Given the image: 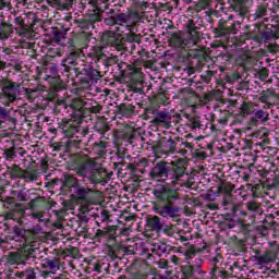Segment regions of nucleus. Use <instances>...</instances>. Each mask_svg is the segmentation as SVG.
<instances>
[{"label": "nucleus", "mask_w": 279, "mask_h": 279, "mask_svg": "<svg viewBox=\"0 0 279 279\" xmlns=\"http://www.w3.org/2000/svg\"><path fill=\"white\" fill-rule=\"evenodd\" d=\"M116 51H120L121 56L128 51V35L125 37H119L116 44L112 46Z\"/></svg>", "instance_id": "obj_26"}, {"label": "nucleus", "mask_w": 279, "mask_h": 279, "mask_svg": "<svg viewBox=\"0 0 279 279\" xmlns=\"http://www.w3.org/2000/svg\"><path fill=\"white\" fill-rule=\"evenodd\" d=\"M163 232L167 234V236H173V234H175V230H173V226L165 227Z\"/></svg>", "instance_id": "obj_64"}, {"label": "nucleus", "mask_w": 279, "mask_h": 279, "mask_svg": "<svg viewBox=\"0 0 279 279\" xmlns=\"http://www.w3.org/2000/svg\"><path fill=\"white\" fill-rule=\"evenodd\" d=\"M191 66H193L196 71H202L204 69V64H206V59L193 58L190 62Z\"/></svg>", "instance_id": "obj_41"}, {"label": "nucleus", "mask_w": 279, "mask_h": 279, "mask_svg": "<svg viewBox=\"0 0 279 279\" xmlns=\"http://www.w3.org/2000/svg\"><path fill=\"white\" fill-rule=\"evenodd\" d=\"M234 191V184L230 182H223L221 181L218 184V193H225V195H232V192Z\"/></svg>", "instance_id": "obj_28"}, {"label": "nucleus", "mask_w": 279, "mask_h": 279, "mask_svg": "<svg viewBox=\"0 0 279 279\" xmlns=\"http://www.w3.org/2000/svg\"><path fill=\"white\" fill-rule=\"evenodd\" d=\"M269 189H278L279 186V174L275 175L272 181L267 180Z\"/></svg>", "instance_id": "obj_55"}, {"label": "nucleus", "mask_w": 279, "mask_h": 279, "mask_svg": "<svg viewBox=\"0 0 279 279\" xmlns=\"http://www.w3.org/2000/svg\"><path fill=\"white\" fill-rule=\"evenodd\" d=\"M43 204H45L43 197H36L27 203V208H29L31 211L40 210V208H43Z\"/></svg>", "instance_id": "obj_30"}, {"label": "nucleus", "mask_w": 279, "mask_h": 279, "mask_svg": "<svg viewBox=\"0 0 279 279\" xmlns=\"http://www.w3.org/2000/svg\"><path fill=\"white\" fill-rule=\"evenodd\" d=\"M122 32L119 29V27L114 31H105L101 35V41L105 45H109L110 47H113V45H117V41L119 38H121Z\"/></svg>", "instance_id": "obj_15"}, {"label": "nucleus", "mask_w": 279, "mask_h": 279, "mask_svg": "<svg viewBox=\"0 0 279 279\" xmlns=\"http://www.w3.org/2000/svg\"><path fill=\"white\" fill-rule=\"evenodd\" d=\"M100 221L106 222V221H110V211L104 209L100 211Z\"/></svg>", "instance_id": "obj_57"}, {"label": "nucleus", "mask_w": 279, "mask_h": 279, "mask_svg": "<svg viewBox=\"0 0 279 279\" xmlns=\"http://www.w3.org/2000/svg\"><path fill=\"white\" fill-rule=\"evenodd\" d=\"M38 234H44L43 227L35 226L32 229H28V239H34Z\"/></svg>", "instance_id": "obj_45"}, {"label": "nucleus", "mask_w": 279, "mask_h": 279, "mask_svg": "<svg viewBox=\"0 0 279 279\" xmlns=\"http://www.w3.org/2000/svg\"><path fill=\"white\" fill-rule=\"evenodd\" d=\"M187 43H190L191 47H195L197 43H199V38H202V33L199 29L196 31H190L185 34Z\"/></svg>", "instance_id": "obj_23"}, {"label": "nucleus", "mask_w": 279, "mask_h": 279, "mask_svg": "<svg viewBox=\"0 0 279 279\" xmlns=\"http://www.w3.org/2000/svg\"><path fill=\"white\" fill-rule=\"evenodd\" d=\"M73 104L76 106V108H85V110H88L92 112V114H99V112L104 110V107L95 100H88L87 102H84L80 98H74Z\"/></svg>", "instance_id": "obj_12"}, {"label": "nucleus", "mask_w": 279, "mask_h": 279, "mask_svg": "<svg viewBox=\"0 0 279 279\" xmlns=\"http://www.w3.org/2000/svg\"><path fill=\"white\" fill-rule=\"evenodd\" d=\"M138 47H141V38L135 34H128V51L132 54L141 53Z\"/></svg>", "instance_id": "obj_17"}, {"label": "nucleus", "mask_w": 279, "mask_h": 279, "mask_svg": "<svg viewBox=\"0 0 279 279\" xmlns=\"http://www.w3.org/2000/svg\"><path fill=\"white\" fill-rule=\"evenodd\" d=\"M185 28H186V33L195 32V31L199 29V27H197V24H195V21H193V20H189L185 23Z\"/></svg>", "instance_id": "obj_48"}, {"label": "nucleus", "mask_w": 279, "mask_h": 279, "mask_svg": "<svg viewBox=\"0 0 279 279\" xmlns=\"http://www.w3.org/2000/svg\"><path fill=\"white\" fill-rule=\"evenodd\" d=\"M101 21V13L95 12L89 15L88 22L93 25V23H99Z\"/></svg>", "instance_id": "obj_50"}, {"label": "nucleus", "mask_w": 279, "mask_h": 279, "mask_svg": "<svg viewBox=\"0 0 279 279\" xmlns=\"http://www.w3.org/2000/svg\"><path fill=\"white\" fill-rule=\"evenodd\" d=\"M4 156L7 160H12L14 156H16V153L14 151V149L10 148L4 151Z\"/></svg>", "instance_id": "obj_61"}, {"label": "nucleus", "mask_w": 279, "mask_h": 279, "mask_svg": "<svg viewBox=\"0 0 279 279\" xmlns=\"http://www.w3.org/2000/svg\"><path fill=\"white\" fill-rule=\"evenodd\" d=\"M257 75H258V77H259V80H260L262 82H265V80H267V77H269V70H267L266 68H264V69H262V70H259V71L257 72Z\"/></svg>", "instance_id": "obj_52"}, {"label": "nucleus", "mask_w": 279, "mask_h": 279, "mask_svg": "<svg viewBox=\"0 0 279 279\" xmlns=\"http://www.w3.org/2000/svg\"><path fill=\"white\" fill-rule=\"evenodd\" d=\"M95 190L89 186L78 185L74 194L71 195L76 204H93Z\"/></svg>", "instance_id": "obj_8"}, {"label": "nucleus", "mask_w": 279, "mask_h": 279, "mask_svg": "<svg viewBox=\"0 0 279 279\" xmlns=\"http://www.w3.org/2000/svg\"><path fill=\"white\" fill-rule=\"evenodd\" d=\"M190 95H194L193 89L191 88H183L179 92V97H182L183 99H187Z\"/></svg>", "instance_id": "obj_51"}, {"label": "nucleus", "mask_w": 279, "mask_h": 279, "mask_svg": "<svg viewBox=\"0 0 279 279\" xmlns=\"http://www.w3.org/2000/svg\"><path fill=\"white\" fill-rule=\"evenodd\" d=\"M246 208L248 213H257L258 215H263V203L252 199L246 203Z\"/></svg>", "instance_id": "obj_24"}, {"label": "nucleus", "mask_w": 279, "mask_h": 279, "mask_svg": "<svg viewBox=\"0 0 279 279\" xmlns=\"http://www.w3.org/2000/svg\"><path fill=\"white\" fill-rule=\"evenodd\" d=\"M270 97H278V94H276V90L268 88L260 93L259 101L262 104H267V101H269Z\"/></svg>", "instance_id": "obj_34"}, {"label": "nucleus", "mask_w": 279, "mask_h": 279, "mask_svg": "<svg viewBox=\"0 0 279 279\" xmlns=\"http://www.w3.org/2000/svg\"><path fill=\"white\" fill-rule=\"evenodd\" d=\"M86 75H87V77H89V80H93L94 82L101 80V72H99L98 70H95L93 68H89L87 70Z\"/></svg>", "instance_id": "obj_43"}, {"label": "nucleus", "mask_w": 279, "mask_h": 279, "mask_svg": "<svg viewBox=\"0 0 279 279\" xmlns=\"http://www.w3.org/2000/svg\"><path fill=\"white\" fill-rule=\"evenodd\" d=\"M236 204V198L231 195H225L222 198V206L226 207L227 210H232L233 206Z\"/></svg>", "instance_id": "obj_36"}, {"label": "nucleus", "mask_w": 279, "mask_h": 279, "mask_svg": "<svg viewBox=\"0 0 279 279\" xmlns=\"http://www.w3.org/2000/svg\"><path fill=\"white\" fill-rule=\"evenodd\" d=\"M68 255L72 256V258H80V250H77V247L69 248Z\"/></svg>", "instance_id": "obj_58"}, {"label": "nucleus", "mask_w": 279, "mask_h": 279, "mask_svg": "<svg viewBox=\"0 0 279 279\" xmlns=\"http://www.w3.org/2000/svg\"><path fill=\"white\" fill-rule=\"evenodd\" d=\"M74 23L77 27L83 29V32L90 29V27H95L88 20H75Z\"/></svg>", "instance_id": "obj_42"}, {"label": "nucleus", "mask_w": 279, "mask_h": 279, "mask_svg": "<svg viewBox=\"0 0 279 279\" xmlns=\"http://www.w3.org/2000/svg\"><path fill=\"white\" fill-rule=\"evenodd\" d=\"M153 195L157 202V204L154 205L153 210L160 217H171L173 219V217L180 213V208L175 206V201L180 199V192L178 189L159 184L154 189Z\"/></svg>", "instance_id": "obj_1"}, {"label": "nucleus", "mask_w": 279, "mask_h": 279, "mask_svg": "<svg viewBox=\"0 0 279 279\" xmlns=\"http://www.w3.org/2000/svg\"><path fill=\"white\" fill-rule=\"evenodd\" d=\"M43 269H49L51 274H56L62 269V259L60 257H47L43 260Z\"/></svg>", "instance_id": "obj_14"}, {"label": "nucleus", "mask_w": 279, "mask_h": 279, "mask_svg": "<svg viewBox=\"0 0 279 279\" xmlns=\"http://www.w3.org/2000/svg\"><path fill=\"white\" fill-rule=\"evenodd\" d=\"M199 252H202V248H195V246H192L186 251L185 256L186 258H193V256Z\"/></svg>", "instance_id": "obj_53"}, {"label": "nucleus", "mask_w": 279, "mask_h": 279, "mask_svg": "<svg viewBox=\"0 0 279 279\" xmlns=\"http://www.w3.org/2000/svg\"><path fill=\"white\" fill-rule=\"evenodd\" d=\"M20 177L22 180H28V182H35V180H38L36 171H31L28 169L24 170L23 174Z\"/></svg>", "instance_id": "obj_39"}, {"label": "nucleus", "mask_w": 279, "mask_h": 279, "mask_svg": "<svg viewBox=\"0 0 279 279\" xmlns=\"http://www.w3.org/2000/svg\"><path fill=\"white\" fill-rule=\"evenodd\" d=\"M265 16H267V5H258L255 11V19H265Z\"/></svg>", "instance_id": "obj_44"}, {"label": "nucleus", "mask_w": 279, "mask_h": 279, "mask_svg": "<svg viewBox=\"0 0 279 279\" xmlns=\"http://www.w3.org/2000/svg\"><path fill=\"white\" fill-rule=\"evenodd\" d=\"M215 38H221L228 36L229 34H236V28L234 24L228 25V22L221 20L218 26L214 29Z\"/></svg>", "instance_id": "obj_13"}, {"label": "nucleus", "mask_w": 279, "mask_h": 279, "mask_svg": "<svg viewBox=\"0 0 279 279\" xmlns=\"http://www.w3.org/2000/svg\"><path fill=\"white\" fill-rule=\"evenodd\" d=\"M72 171L76 173L78 178L88 180L90 184H99L104 178L101 177V170L97 168V161L87 157L83 162L72 166Z\"/></svg>", "instance_id": "obj_2"}, {"label": "nucleus", "mask_w": 279, "mask_h": 279, "mask_svg": "<svg viewBox=\"0 0 279 279\" xmlns=\"http://www.w3.org/2000/svg\"><path fill=\"white\" fill-rule=\"evenodd\" d=\"M184 159H179L178 161H172L173 166L171 181L172 184H179L185 186V189H195V178L186 173V167L179 166Z\"/></svg>", "instance_id": "obj_3"}, {"label": "nucleus", "mask_w": 279, "mask_h": 279, "mask_svg": "<svg viewBox=\"0 0 279 279\" xmlns=\"http://www.w3.org/2000/svg\"><path fill=\"white\" fill-rule=\"evenodd\" d=\"M107 254L112 260L119 258V256L117 255V251H114L112 246L107 247Z\"/></svg>", "instance_id": "obj_59"}, {"label": "nucleus", "mask_w": 279, "mask_h": 279, "mask_svg": "<svg viewBox=\"0 0 279 279\" xmlns=\"http://www.w3.org/2000/svg\"><path fill=\"white\" fill-rule=\"evenodd\" d=\"M40 167H41L44 173H47V171L49 169V160H47V158H43L40 160Z\"/></svg>", "instance_id": "obj_62"}, {"label": "nucleus", "mask_w": 279, "mask_h": 279, "mask_svg": "<svg viewBox=\"0 0 279 279\" xmlns=\"http://www.w3.org/2000/svg\"><path fill=\"white\" fill-rule=\"evenodd\" d=\"M136 21H138V13L132 11L129 13H117L105 19V23L109 27L114 25H126V27H132V25H136Z\"/></svg>", "instance_id": "obj_4"}, {"label": "nucleus", "mask_w": 279, "mask_h": 279, "mask_svg": "<svg viewBox=\"0 0 279 279\" xmlns=\"http://www.w3.org/2000/svg\"><path fill=\"white\" fill-rule=\"evenodd\" d=\"M169 171L171 168L169 167V162L167 161H158L155 167L151 168L149 172L150 180L154 182H167L169 180Z\"/></svg>", "instance_id": "obj_6"}, {"label": "nucleus", "mask_w": 279, "mask_h": 279, "mask_svg": "<svg viewBox=\"0 0 279 279\" xmlns=\"http://www.w3.org/2000/svg\"><path fill=\"white\" fill-rule=\"evenodd\" d=\"M190 58H198V59H206V50H204V47H201L199 49H192L190 50Z\"/></svg>", "instance_id": "obj_40"}, {"label": "nucleus", "mask_w": 279, "mask_h": 279, "mask_svg": "<svg viewBox=\"0 0 279 279\" xmlns=\"http://www.w3.org/2000/svg\"><path fill=\"white\" fill-rule=\"evenodd\" d=\"M233 10L234 12H238L240 16H245V14H247V5L245 4V2H243V0H239L238 2H235V4L233 5Z\"/></svg>", "instance_id": "obj_35"}, {"label": "nucleus", "mask_w": 279, "mask_h": 279, "mask_svg": "<svg viewBox=\"0 0 279 279\" xmlns=\"http://www.w3.org/2000/svg\"><path fill=\"white\" fill-rule=\"evenodd\" d=\"M14 34V27L12 24L5 22L0 23V40H8L10 35Z\"/></svg>", "instance_id": "obj_22"}, {"label": "nucleus", "mask_w": 279, "mask_h": 279, "mask_svg": "<svg viewBox=\"0 0 279 279\" xmlns=\"http://www.w3.org/2000/svg\"><path fill=\"white\" fill-rule=\"evenodd\" d=\"M271 38H274V34L269 31L267 32H263L259 35H257L255 37V40L257 43H269V40H271Z\"/></svg>", "instance_id": "obj_38"}, {"label": "nucleus", "mask_w": 279, "mask_h": 279, "mask_svg": "<svg viewBox=\"0 0 279 279\" xmlns=\"http://www.w3.org/2000/svg\"><path fill=\"white\" fill-rule=\"evenodd\" d=\"M213 274H214V276H220V278H226V276H228V272L219 269L217 266H214Z\"/></svg>", "instance_id": "obj_56"}, {"label": "nucleus", "mask_w": 279, "mask_h": 279, "mask_svg": "<svg viewBox=\"0 0 279 279\" xmlns=\"http://www.w3.org/2000/svg\"><path fill=\"white\" fill-rule=\"evenodd\" d=\"M11 170L14 173L15 178H20V179H21V175H23V173H24V170L21 169V167H19V165H13L11 167Z\"/></svg>", "instance_id": "obj_54"}, {"label": "nucleus", "mask_w": 279, "mask_h": 279, "mask_svg": "<svg viewBox=\"0 0 279 279\" xmlns=\"http://www.w3.org/2000/svg\"><path fill=\"white\" fill-rule=\"evenodd\" d=\"M239 110L240 117H248L250 114H254V112H256L254 104L252 102H243Z\"/></svg>", "instance_id": "obj_25"}, {"label": "nucleus", "mask_w": 279, "mask_h": 279, "mask_svg": "<svg viewBox=\"0 0 279 279\" xmlns=\"http://www.w3.org/2000/svg\"><path fill=\"white\" fill-rule=\"evenodd\" d=\"M109 234H110V229L108 228H104L102 230L98 229L95 234V239H101L104 236H108Z\"/></svg>", "instance_id": "obj_49"}, {"label": "nucleus", "mask_w": 279, "mask_h": 279, "mask_svg": "<svg viewBox=\"0 0 279 279\" xmlns=\"http://www.w3.org/2000/svg\"><path fill=\"white\" fill-rule=\"evenodd\" d=\"M47 3L57 10H71L73 0H47Z\"/></svg>", "instance_id": "obj_21"}, {"label": "nucleus", "mask_w": 279, "mask_h": 279, "mask_svg": "<svg viewBox=\"0 0 279 279\" xmlns=\"http://www.w3.org/2000/svg\"><path fill=\"white\" fill-rule=\"evenodd\" d=\"M45 71L48 74V77H58V65H56V63L45 61Z\"/></svg>", "instance_id": "obj_33"}, {"label": "nucleus", "mask_w": 279, "mask_h": 279, "mask_svg": "<svg viewBox=\"0 0 279 279\" xmlns=\"http://www.w3.org/2000/svg\"><path fill=\"white\" fill-rule=\"evenodd\" d=\"M211 49H214V50H211V53H214L218 58L220 56H226V53H228V51H227L228 46H225V45H221V44H213Z\"/></svg>", "instance_id": "obj_32"}, {"label": "nucleus", "mask_w": 279, "mask_h": 279, "mask_svg": "<svg viewBox=\"0 0 279 279\" xmlns=\"http://www.w3.org/2000/svg\"><path fill=\"white\" fill-rule=\"evenodd\" d=\"M0 86H2L4 97H7L10 104H14V100L21 95V83L4 80L0 81Z\"/></svg>", "instance_id": "obj_7"}, {"label": "nucleus", "mask_w": 279, "mask_h": 279, "mask_svg": "<svg viewBox=\"0 0 279 279\" xmlns=\"http://www.w3.org/2000/svg\"><path fill=\"white\" fill-rule=\"evenodd\" d=\"M15 278L20 279H37L36 270L34 268H27L23 271L15 272Z\"/></svg>", "instance_id": "obj_27"}, {"label": "nucleus", "mask_w": 279, "mask_h": 279, "mask_svg": "<svg viewBox=\"0 0 279 279\" xmlns=\"http://www.w3.org/2000/svg\"><path fill=\"white\" fill-rule=\"evenodd\" d=\"M68 31L69 28H64V32H62L58 27H53L51 32L52 40L57 44L62 43V39H64Z\"/></svg>", "instance_id": "obj_29"}, {"label": "nucleus", "mask_w": 279, "mask_h": 279, "mask_svg": "<svg viewBox=\"0 0 279 279\" xmlns=\"http://www.w3.org/2000/svg\"><path fill=\"white\" fill-rule=\"evenodd\" d=\"M169 45L173 49H186V47H192L186 39V33L182 32L173 33L169 38Z\"/></svg>", "instance_id": "obj_11"}, {"label": "nucleus", "mask_w": 279, "mask_h": 279, "mask_svg": "<svg viewBox=\"0 0 279 279\" xmlns=\"http://www.w3.org/2000/svg\"><path fill=\"white\" fill-rule=\"evenodd\" d=\"M255 260L257 265H269L276 260V253L274 251H266L263 255H256Z\"/></svg>", "instance_id": "obj_18"}, {"label": "nucleus", "mask_w": 279, "mask_h": 279, "mask_svg": "<svg viewBox=\"0 0 279 279\" xmlns=\"http://www.w3.org/2000/svg\"><path fill=\"white\" fill-rule=\"evenodd\" d=\"M80 86L81 88H83L84 90H88V88H90V82H88V80L86 78H82L80 81Z\"/></svg>", "instance_id": "obj_63"}, {"label": "nucleus", "mask_w": 279, "mask_h": 279, "mask_svg": "<svg viewBox=\"0 0 279 279\" xmlns=\"http://www.w3.org/2000/svg\"><path fill=\"white\" fill-rule=\"evenodd\" d=\"M258 121H260V123H267V121H269V112L259 109L257 111H255V117H252L248 121V125H251L252 128L258 125Z\"/></svg>", "instance_id": "obj_16"}, {"label": "nucleus", "mask_w": 279, "mask_h": 279, "mask_svg": "<svg viewBox=\"0 0 279 279\" xmlns=\"http://www.w3.org/2000/svg\"><path fill=\"white\" fill-rule=\"evenodd\" d=\"M151 114H154V119L150 121L153 125H157V128H165L166 130L171 128V113L153 109Z\"/></svg>", "instance_id": "obj_9"}, {"label": "nucleus", "mask_w": 279, "mask_h": 279, "mask_svg": "<svg viewBox=\"0 0 279 279\" xmlns=\"http://www.w3.org/2000/svg\"><path fill=\"white\" fill-rule=\"evenodd\" d=\"M243 207V203H236L234 204L233 207H231V211L233 213V216L236 217V213H240V210Z\"/></svg>", "instance_id": "obj_60"}, {"label": "nucleus", "mask_w": 279, "mask_h": 279, "mask_svg": "<svg viewBox=\"0 0 279 279\" xmlns=\"http://www.w3.org/2000/svg\"><path fill=\"white\" fill-rule=\"evenodd\" d=\"M153 149H155V151H159V154H163L165 156L175 154V141L171 137H162L153 146Z\"/></svg>", "instance_id": "obj_10"}, {"label": "nucleus", "mask_w": 279, "mask_h": 279, "mask_svg": "<svg viewBox=\"0 0 279 279\" xmlns=\"http://www.w3.org/2000/svg\"><path fill=\"white\" fill-rule=\"evenodd\" d=\"M31 217L33 219H38L39 222L45 221V219L43 217H45V211L44 210H34L31 211Z\"/></svg>", "instance_id": "obj_47"}, {"label": "nucleus", "mask_w": 279, "mask_h": 279, "mask_svg": "<svg viewBox=\"0 0 279 279\" xmlns=\"http://www.w3.org/2000/svg\"><path fill=\"white\" fill-rule=\"evenodd\" d=\"M15 32L19 36H23V38H32V28L27 24L15 27Z\"/></svg>", "instance_id": "obj_31"}, {"label": "nucleus", "mask_w": 279, "mask_h": 279, "mask_svg": "<svg viewBox=\"0 0 279 279\" xmlns=\"http://www.w3.org/2000/svg\"><path fill=\"white\" fill-rule=\"evenodd\" d=\"M146 223L153 232H160L162 231V228H165V225L162 221H160V217L158 216H150L146 219Z\"/></svg>", "instance_id": "obj_20"}, {"label": "nucleus", "mask_w": 279, "mask_h": 279, "mask_svg": "<svg viewBox=\"0 0 279 279\" xmlns=\"http://www.w3.org/2000/svg\"><path fill=\"white\" fill-rule=\"evenodd\" d=\"M119 112L123 114V117H130L134 112L132 107H128L126 105L122 104L119 107Z\"/></svg>", "instance_id": "obj_46"}, {"label": "nucleus", "mask_w": 279, "mask_h": 279, "mask_svg": "<svg viewBox=\"0 0 279 279\" xmlns=\"http://www.w3.org/2000/svg\"><path fill=\"white\" fill-rule=\"evenodd\" d=\"M13 233L15 234V236H19L20 239H24L25 243H27V240L29 239V231L19 228V227H14L13 228Z\"/></svg>", "instance_id": "obj_37"}, {"label": "nucleus", "mask_w": 279, "mask_h": 279, "mask_svg": "<svg viewBox=\"0 0 279 279\" xmlns=\"http://www.w3.org/2000/svg\"><path fill=\"white\" fill-rule=\"evenodd\" d=\"M63 186H65V189H74V191H76V189L80 186V179H77L75 174L64 173Z\"/></svg>", "instance_id": "obj_19"}, {"label": "nucleus", "mask_w": 279, "mask_h": 279, "mask_svg": "<svg viewBox=\"0 0 279 279\" xmlns=\"http://www.w3.org/2000/svg\"><path fill=\"white\" fill-rule=\"evenodd\" d=\"M118 66L122 77H129L131 84H143V72L141 68H135L133 63H125L123 61Z\"/></svg>", "instance_id": "obj_5"}]
</instances>
